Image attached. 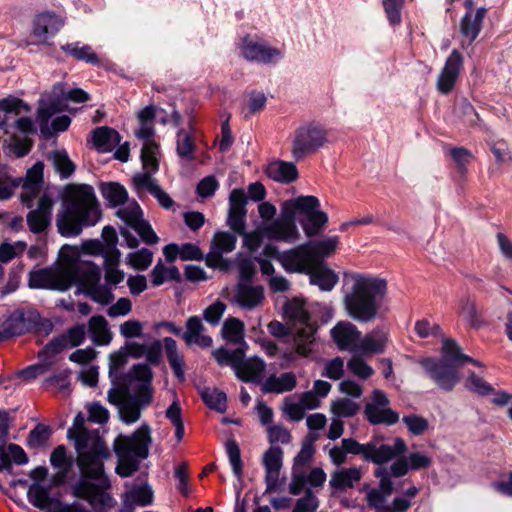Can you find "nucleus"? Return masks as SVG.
Wrapping results in <instances>:
<instances>
[{
	"mask_svg": "<svg viewBox=\"0 0 512 512\" xmlns=\"http://www.w3.org/2000/svg\"><path fill=\"white\" fill-rule=\"evenodd\" d=\"M80 447L76 449V463L81 477L74 484L72 494L88 502L93 509L106 512L116 504L108 492L111 483L104 471V460L110 457L109 450L102 438H94Z\"/></svg>",
	"mask_w": 512,
	"mask_h": 512,
	"instance_id": "obj_1",
	"label": "nucleus"
},
{
	"mask_svg": "<svg viewBox=\"0 0 512 512\" xmlns=\"http://www.w3.org/2000/svg\"><path fill=\"white\" fill-rule=\"evenodd\" d=\"M300 216V226L306 237L320 235L329 223L328 214L321 210L320 200L313 195H300L284 200L280 204V215L267 227L266 232L284 243H296L301 239V232L296 223Z\"/></svg>",
	"mask_w": 512,
	"mask_h": 512,
	"instance_id": "obj_2",
	"label": "nucleus"
},
{
	"mask_svg": "<svg viewBox=\"0 0 512 512\" xmlns=\"http://www.w3.org/2000/svg\"><path fill=\"white\" fill-rule=\"evenodd\" d=\"M388 294L387 279L364 272L343 274L341 304L346 316L358 323L374 321Z\"/></svg>",
	"mask_w": 512,
	"mask_h": 512,
	"instance_id": "obj_3",
	"label": "nucleus"
},
{
	"mask_svg": "<svg viewBox=\"0 0 512 512\" xmlns=\"http://www.w3.org/2000/svg\"><path fill=\"white\" fill-rule=\"evenodd\" d=\"M101 218V212L89 185H68L62 198L61 209L56 216L58 232L64 237L78 236L84 226H93Z\"/></svg>",
	"mask_w": 512,
	"mask_h": 512,
	"instance_id": "obj_4",
	"label": "nucleus"
},
{
	"mask_svg": "<svg viewBox=\"0 0 512 512\" xmlns=\"http://www.w3.org/2000/svg\"><path fill=\"white\" fill-rule=\"evenodd\" d=\"M441 359L423 358L419 361L426 374L442 390L451 391L459 382L458 369L467 362L480 363L463 354L459 345L452 339L444 338Z\"/></svg>",
	"mask_w": 512,
	"mask_h": 512,
	"instance_id": "obj_5",
	"label": "nucleus"
},
{
	"mask_svg": "<svg viewBox=\"0 0 512 512\" xmlns=\"http://www.w3.org/2000/svg\"><path fill=\"white\" fill-rule=\"evenodd\" d=\"M75 247L64 245L59 253L58 262L50 267L31 271L29 286L35 289L66 291L73 285V263L69 260V252Z\"/></svg>",
	"mask_w": 512,
	"mask_h": 512,
	"instance_id": "obj_6",
	"label": "nucleus"
},
{
	"mask_svg": "<svg viewBox=\"0 0 512 512\" xmlns=\"http://www.w3.org/2000/svg\"><path fill=\"white\" fill-rule=\"evenodd\" d=\"M212 355L220 366H231L236 377L241 381L256 384L263 383L266 363L262 358L258 356L246 358L243 348L231 351L225 348H218L212 351Z\"/></svg>",
	"mask_w": 512,
	"mask_h": 512,
	"instance_id": "obj_7",
	"label": "nucleus"
},
{
	"mask_svg": "<svg viewBox=\"0 0 512 512\" xmlns=\"http://www.w3.org/2000/svg\"><path fill=\"white\" fill-rule=\"evenodd\" d=\"M68 100L83 103L89 100V94L79 88L65 92L64 86L59 83L54 85L50 92L42 95L37 111L42 131L47 128L48 121L54 114L67 109Z\"/></svg>",
	"mask_w": 512,
	"mask_h": 512,
	"instance_id": "obj_8",
	"label": "nucleus"
},
{
	"mask_svg": "<svg viewBox=\"0 0 512 512\" xmlns=\"http://www.w3.org/2000/svg\"><path fill=\"white\" fill-rule=\"evenodd\" d=\"M328 143L326 128L316 122H307L296 128L292 142L291 155L296 161L315 154Z\"/></svg>",
	"mask_w": 512,
	"mask_h": 512,
	"instance_id": "obj_9",
	"label": "nucleus"
},
{
	"mask_svg": "<svg viewBox=\"0 0 512 512\" xmlns=\"http://www.w3.org/2000/svg\"><path fill=\"white\" fill-rule=\"evenodd\" d=\"M151 443V429L147 424H143L131 436H117L113 448L116 455L142 460L147 458Z\"/></svg>",
	"mask_w": 512,
	"mask_h": 512,
	"instance_id": "obj_10",
	"label": "nucleus"
},
{
	"mask_svg": "<svg viewBox=\"0 0 512 512\" xmlns=\"http://www.w3.org/2000/svg\"><path fill=\"white\" fill-rule=\"evenodd\" d=\"M279 263L289 273H305L317 264L315 255L311 251L308 243L296 246L292 249L282 252L279 257Z\"/></svg>",
	"mask_w": 512,
	"mask_h": 512,
	"instance_id": "obj_11",
	"label": "nucleus"
},
{
	"mask_svg": "<svg viewBox=\"0 0 512 512\" xmlns=\"http://www.w3.org/2000/svg\"><path fill=\"white\" fill-rule=\"evenodd\" d=\"M464 7L466 12L459 24L463 47L466 43L471 45L478 37L487 12L485 7H476L473 0H465Z\"/></svg>",
	"mask_w": 512,
	"mask_h": 512,
	"instance_id": "obj_12",
	"label": "nucleus"
},
{
	"mask_svg": "<svg viewBox=\"0 0 512 512\" xmlns=\"http://www.w3.org/2000/svg\"><path fill=\"white\" fill-rule=\"evenodd\" d=\"M390 401L388 396L379 389L373 390L371 393V402L365 406V415L372 424H388L392 425L399 421V415L388 407Z\"/></svg>",
	"mask_w": 512,
	"mask_h": 512,
	"instance_id": "obj_13",
	"label": "nucleus"
},
{
	"mask_svg": "<svg viewBox=\"0 0 512 512\" xmlns=\"http://www.w3.org/2000/svg\"><path fill=\"white\" fill-rule=\"evenodd\" d=\"M262 463L265 469V492L281 491L284 485V481L280 478V471L283 466V450L280 447L271 446L263 454Z\"/></svg>",
	"mask_w": 512,
	"mask_h": 512,
	"instance_id": "obj_14",
	"label": "nucleus"
},
{
	"mask_svg": "<svg viewBox=\"0 0 512 512\" xmlns=\"http://www.w3.org/2000/svg\"><path fill=\"white\" fill-rule=\"evenodd\" d=\"M116 215L137 231L142 240L147 244H156L158 242L157 235L143 219L142 210L137 202H130L127 206L119 209Z\"/></svg>",
	"mask_w": 512,
	"mask_h": 512,
	"instance_id": "obj_15",
	"label": "nucleus"
},
{
	"mask_svg": "<svg viewBox=\"0 0 512 512\" xmlns=\"http://www.w3.org/2000/svg\"><path fill=\"white\" fill-rule=\"evenodd\" d=\"M64 25V20L53 12L35 15L31 23V34L40 44H50Z\"/></svg>",
	"mask_w": 512,
	"mask_h": 512,
	"instance_id": "obj_16",
	"label": "nucleus"
},
{
	"mask_svg": "<svg viewBox=\"0 0 512 512\" xmlns=\"http://www.w3.org/2000/svg\"><path fill=\"white\" fill-rule=\"evenodd\" d=\"M462 67L463 56L458 50L454 49L437 78L436 87L441 94H448L454 89Z\"/></svg>",
	"mask_w": 512,
	"mask_h": 512,
	"instance_id": "obj_17",
	"label": "nucleus"
},
{
	"mask_svg": "<svg viewBox=\"0 0 512 512\" xmlns=\"http://www.w3.org/2000/svg\"><path fill=\"white\" fill-rule=\"evenodd\" d=\"M406 450V443L401 438H396L393 445L370 442L367 443V450L364 459L381 465L387 463L398 455L404 454Z\"/></svg>",
	"mask_w": 512,
	"mask_h": 512,
	"instance_id": "obj_18",
	"label": "nucleus"
},
{
	"mask_svg": "<svg viewBox=\"0 0 512 512\" xmlns=\"http://www.w3.org/2000/svg\"><path fill=\"white\" fill-rule=\"evenodd\" d=\"M329 333L339 350L354 349L361 339V331L348 320L338 321Z\"/></svg>",
	"mask_w": 512,
	"mask_h": 512,
	"instance_id": "obj_19",
	"label": "nucleus"
},
{
	"mask_svg": "<svg viewBox=\"0 0 512 512\" xmlns=\"http://www.w3.org/2000/svg\"><path fill=\"white\" fill-rule=\"evenodd\" d=\"M31 107L22 99L8 95L0 99V129L9 134L13 128L14 116L29 113Z\"/></svg>",
	"mask_w": 512,
	"mask_h": 512,
	"instance_id": "obj_20",
	"label": "nucleus"
},
{
	"mask_svg": "<svg viewBox=\"0 0 512 512\" xmlns=\"http://www.w3.org/2000/svg\"><path fill=\"white\" fill-rule=\"evenodd\" d=\"M44 164L36 162L28 169L24 179H18L19 185H22L23 191L20 199L28 208L31 207L33 199L40 193L43 185Z\"/></svg>",
	"mask_w": 512,
	"mask_h": 512,
	"instance_id": "obj_21",
	"label": "nucleus"
},
{
	"mask_svg": "<svg viewBox=\"0 0 512 512\" xmlns=\"http://www.w3.org/2000/svg\"><path fill=\"white\" fill-rule=\"evenodd\" d=\"M44 164L36 162L28 169L24 179H18L19 185H22L23 191L20 199L28 208L31 207L33 199L40 193L43 185Z\"/></svg>",
	"mask_w": 512,
	"mask_h": 512,
	"instance_id": "obj_22",
	"label": "nucleus"
},
{
	"mask_svg": "<svg viewBox=\"0 0 512 512\" xmlns=\"http://www.w3.org/2000/svg\"><path fill=\"white\" fill-rule=\"evenodd\" d=\"M69 260L73 263V283L77 282L83 287L84 292L95 286L100 281V270L93 263H79L78 250L75 247V252H69Z\"/></svg>",
	"mask_w": 512,
	"mask_h": 512,
	"instance_id": "obj_23",
	"label": "nucleus"
},
{
	"mask_svg": "<svg viewBox=\"0 0 512 512\" xmlns=\"http://www.w3.org/2000/svg\"><path fill=\"white\" fill-rule=\"evenodd\" d=\"M54 202L48 194H42L37 208L31 210L26 217L27 225L32 233H41L47 229L51 220Z\"/></svg>",
	"mask_w": 512,
	"mask_h": 512,
	"instance_id": "obj_24",
	"label": "nucleus"
},
{
	"mask_svg": "<svg viewBox=\"0 0 512 512\" xmlns=\"http://www.w3.org/2000/svg\"><path fill=\"white\" fill-rule=\"evenodd\" d=\"M374 474L379 478V486L378 488L367 490L366 500L370 507L381 509L384 508L387 498L393 492V482L390 478L389 471L385 467L377 468Z\"/></svg>",
	"mask_w": 512,
	"mask_h": 512,
	"instance_id": "obj_25",
	"label": "nucleus"
},
{
	"mask_svg": "<svg viewBox=\"0 0 512 512\" xmlns=\"http://www.w3.org/2000/svg\"><path fill=\"white\" fill-rule=\"evenodd\" d=\"M318 327L315 323L290 327V334L297 355L308 357L313 352Z\"/></svg>",
	"mask_w": 512,
	"mask_h": 512,
	"instance_id": "obj_26",
	"label": "nucleus"
},
{
	"mask_svg": "<svg viewBox=\"0 0 512 512\" xmlns=\"http://www.w3.org/2000/svg\"><path fill=\"white\" fill-rule=\"evenodd\" d=\"M389 342V331L382 326L374 327L359 341L358 349L365 354H381Z\"/></svg>",
	"mask_w": 512,
	"mask_h": 512,
	"instance_id": "obj_27",
	"label": "nucleus"
},
{
	"mask_svg": "<svg viewBox=\"0 0 512 512\" xmlns=\"http://www.w3.org/2000/svg\"><path fill=\"white\" fill-rule=\"evenodd\" d=\"M360 467L342 468L334 471L329 480V485L334 492H343L354 487L362 478Z\"/></svg>",
	"mask_w": 512,
	"mask_h": 512,
	"instance_id": "obj_28",
	"label": "nucleus"
},
{
	"mask_svg": "<svg viewBox=\"0 0 512 512\" xmlns=\"http://www.w3.org/2000/svg\"><path fill=\"white\" fill-rule=\"evenodd\" d=\"M205 327L200 317L191 316L186 321V331L182 338L187 345L196 344L201 348H208L212 345V338L204 333Z\"/></svg>",
	"mask_w": 512,
	"mask_h": 512,
	"instance_id": "obj_29",
	"label": "nucleus"
},
{
	"mask_svg": "<svg viewBox=\"0 0 512 512\" xmlns=\"http://www.w3.org/2000/svg\"><path fill=\"white\" fill-rule=\"evenodd\" d=\"M153 501V491L148 485L133 486L123 496L120 512H133L135 505L147 506Z\"/></svg>",
	"mask_w": 512,
	"mask_h": 512,
	"instance_id": "obj_30",
	"label": "nucleus"
},
{
	"mask_svg": "<svg viewBox=\"0 0 512 512\" xmlns=\"http://www.w3.org/2000/svg\"><path fill=\"white\" fill-rule=\"evenodd\" d=\"M310 283L316 285L320 290L329 292L338 283V274L323 263H317L308 273Z\"/></svg>",
	"mask_w": 512,
	"mask_h": 512,
	"instance_id": "obj_31",
	"label": "nucleus"
},
{
	"mask_svg": "<svg viewBox=\"0 0 512 512\" xmlns=\"http://www.w3.org/2000/svg\"><path fill=\"white\" fill-rule=\"evenodd\" d=\"M242 53L248 60H256L264 63H268L281 55L279 50L268 47L262 43L248 40L247 38L243 41Z\"/></svg>",
	"mask_w": 512,
	"mask_h": 512,
	"instance_id": "obj_32",
	"label": "nucleus"
},
{
	"mask_svg": "<svg viewBox=\"0 0 512 512\" xmlns=\"http://www.w3.org/2000/svg\"><path fill=\"white\" fill-rule=\"evenodd\" d=\"M265 171L272 180L285 184L296 181L299 176L294 163L281 160L269 163Z\"/></svg>",
	"mask_w": 512,
	"mask_h": 512,
	"instance_id": "obj_33",
	"label": "nucleus"
},
{
	"mask_svg": "<svg viewBox=\"0 0 512 512\" xmlns=\"http://www.w3.org/2000/svg\"><path fill=\"white\" fill-rule=\"evenodd\" d=\"M284 316L290 322V327L313 323L306 302L301 298H293L286 302Z\"/></svg>",
	"mask_w": 512,
	"mask_h": 512,
	"instance_id": "obj_34",
	"label": "nucleus"
},
{
	"mask_svg": "<svg viewBox=\"0 0 512 512\" xmlns=\"http://www.w3.org/2000/svg\"><path fill=\"white\" fill-rule=\"evenodd\" d=\"M296 376L292 372L282 373L280 376L271 375L261 385L265 393H283L296 387Z\"/></svg>",
	"mask_w": 512,
	"mask_h": 512,
	"instance_id": "obj_35",
	"label": "nucleus"
},
{
	"mask_svg": "<svg viewBox=\"0 0 512 512\" xmlns=\"http://www.w3.org/2000/svg\"><path fill=\"white\" fill-rule=\"evenodd\" d=\"M235 299L240 307L254 309L262 304L264 290L261 286H240L237 289Z\"/></svg>",
	"mask_w": 512,
	"mask_h": 512,
	"instance_id": "obj_36",
	"label": "nucleus"
},
{
	"mask_svg": "<svg viewBox=\"0 0 512 512\" xmlns=\"http://www.w3.org/2000/svg\"><path fill=\"white\" fill-rule=\"evenodd\" d=\"M67 437L75 442V449L81 448V444L92 442L94 438H101L97 433L86 430L85 418L81 413L74 418L72 427L67 431Z\"/></svg>",
	"mask_w": 512,
	"mask_h": 512,
	"instance_id": "obj_37",
	"label": "nucleus"
},
{
	"mask_svg": "<svg viewBox=\"0 0 512 512\" xmlns=\"http://www.w3.org/2000/svg\"><path fill=\"white\" fill-rule=\"evenodd\" d=\"M93 144L100 152H109L120 142L119 133L108 127H99L93 133Z\"/></svg>",
	"mask_w": 512,
	"mask_h": 512,
	"instance_id": "obj_38",
	"label": "nucleus"
},
{
	"mask_svg": "<svg viewBox=\"0 0 512 512\" xmlns=\"http://www.w3.org/2000/svg\"><path fill=\"white\" fill-rule=\"evenodd\" d=\"M311 251L315 255L316 263H322V260L333 256L340 244V238L337 235L322 238L320 240L308 243Z\"/></svg>",
	"mask_w": 512,
	"mask_h": 512,
	"instance_id": "obj_39",
	"label": "nucleus"
},
{
	"mask_svg": "<svg viewBox=\"0 0 512 512\" xmlns=\"http://www.w3.org/2000/svg\"><path fill=\"white\" fill-rule=\"evenodd\" d=\"M458 313L473 328H479L484 325L482 315L476 302L470 296H463L459 300Z\"/></svg>",
	"mask_w": 512,
	"mask_h": 512,
	"instance_id": "obj_40",
	"label": "nucleus"
},
{
	"mask_svg": "<svg viewBox=\"0 0 512 512\" xmlns=\"http://www.w3.org/2000/svg\"><path fill=\"white\" fill-rule=\"evenodd\" d=\"M164 348L167 359L175 376L181 381H185L184 357L178 351L176 341L170 337L164 338Z\"/></svg>",
	"mask_w": 512,
	"mask_h": 512,
	"instance_id": "obj_41",
	"label": "nucleus"
},
{
	"mask_svg": "<svg viewBox=\"0 0 512 512\" xmlns=\"http://www.w3.org/2000/svg\"><path fill=\"white\" fill-rule=\"evenodd\" d=\"M88 327L92 341L96 345H107L110 343L112 334L108 328V322L103 316H92L88 321Z\"/></svg>",
	"mask_w": 512,
	"mask_h": 512,
	"instance_id": "obj_42",
	"label": "nucleus"
},
{
	"mask_svg": "<svg viewBox=\"0 0 512 512\" xmlns=\"http://www.w3.org/2000/svg\"><path fill=\"white\" fill-rule=\"evenodd\" d=\"M272 224L273 222L262 223L258 230L251 232H245L244 230L243 233L240 234L243 237L244 247H246L250 252L256 251L260 248L264 237L269 240L282 242L280 239L269 236V233L266 232L267 227Z\"/></svg>",
	"mask_w": 512,
	"mask_h": 512,
	"instance_id": "obj_43",
	"label": "nucleus"
},
{
	"mask_svg": "<svg viewBox=\"0 0 512 512\" xmlns=\"http://www.w3.org/2000/svg\"><path fill=\"white\" fill-rule=\"evenodd\" d=\"M103 197L111 206H119L124 204L128 199L127 190L124 186L116 182L103 183L100 186Z\"/></svg>",
	"mask_w": 512,
	"mask_h": 512,
	"instance_id": "obj_44",
	"label": "nucleus"
},
{
	"mask_svg": "<svg viewBox=\"0 0 512 512\" xmlns=\"http://www.w3.org/2000/svg\"><path fill=\"white\" fill-rule=\"evenodd\" d=\"M360 410V405L350 398H337L330 404V413L337 418H349L355 416Z\"/></svg>",
	"mask_w": 512,
	"mask_h": 512,
	"instance_id": "obj_45",
	"label": "nucleus"
},
{
	"mask_svg": "<svg viewBox=\"0 0 512 512\" xmlns=\"http://www.w3.org/2000/svg\"><path fill=\"white\" fill-rule=\"evenodd\" d=\"M27 497L32 505L41 510L49 509L53 503L49 495V487H44L39 483H34L29 487Z\"/></svg>",
	"mask_w": 512,
	"mask_h": 512,
	"instance_id": "obj_46",
	"label": "nucleus"
},
{
	"mask_svg": "<svg viewBox=\"0 0 512 512\" xmlns=\"http://www.w3.org/2000/svg\"><path fill=\"white\" fill-rule=\"evenodd\" d=\"M152 284L154 286H160L165 281L174 280L180 281L181 274L176 266L166 267L161 260L157 262L151 271Z\"/></svg>",
	"mask_w": 512,
	"mask_h": 512,
	"instance_id": "obj_47",
	"label": "nucleus"
},
{
	"mask_svg": "<svg viewBox=\"0 0 512 512\" xmlns=\"http://www.w3.org/2000/svg\"><path fill=\"white\" fill-rule=\"evenodd\" d=\"M245 325L237 318H228L222 327V336L233 344H239L244 340Z\"/></svg>",
	"mask_w": 512,
	"mask_h": 512,
	"instance_id": "obj_48",
	"label": "nucleus"
},
{
	"mask_svg": "<svg viewBox=\"0 0 512 512\" xmlns=\"http://www.w3.org/2000/svg\"><path fill=\"white\" fill-rule=\"evenodd\" d=\"M120 256V252H114V255L104 257V277L109 284L116 285L124 280L125 273L118 269Z\"/></svg>",
	"mask_w": 512,
	"mask_h": 512,
	"instance_id": "obj_49",
	"label": "nucleus"
},
{
	"mask_svg": "<svg viewBox=\"0 0 512 512\" xmlns=\"http://www.w3.org/2000/svg\"><path fill=\"white\" fill-rule=\"evenodd\" d=\"M195 141L190 132L180 130L177 133V146L176 151L179 157L186 161L194 159Z\"/></svg>",
	"mask_w": 512,
	"mask_h": 512,
	"instance_id": "obj_50",
	"label": "nucleus"
},
{
	"mask_svg": "<svg viewBox=\"0 0 512 512\" xmlns=\"http://www.w3.org/2000/svg\"><path fill=\"white\" fill-rule=\"evenodd\" d=\"M153 261V253L147 249L142 248L127 255V263L135 270H146Z\"/></svg>",
	"mask_w": 512,
	"mask_h": 512,
	"instance_id": "obj_51",
	"label": "nucleus"
},
{
	"mask_svg": "<svg viewBox=\"0 0 512 512\" xmlns=\"http://www.w3.org/2000/svg\"><path fill=\"white\" fill-rule=\"evenodd\" d=\"M347 368L354 376L366 380L374 374V369L362 356L353 355L347 362Z\"/></svg>",
	"mask_w": 512,
	"mask_h": 512,
	"instance_id": "obj_52",
	"label": "nucleus"
},
{
	"mask_svg": "<svg viewBox=\"0 0 512 512\" xmlns=\"http://www.w3.org/2000/svg\"><path fill=\"white\" fill-rule=\"evenodd\" d=\"M50 158L56 171L63 178L69 177L74 172L75 166L65 151H54L50 154Z\"/></svg>",
	"mask_w": 512,
	"mask_h": 512,
	"instance_id": "obj_53",
	"label": "nucleus"
},
{
	"mask_svg": "<svg viewBox=\"0 0 512 512\" xmlns=\"http://www.w3.org/2000/svg\"><path fill=\"white\" fill-rule=\"evenodd\" d=\"M237 238L228 232H216L211 241V249L220 253H228L235 249Z\"/></svg>",
	"mask_w": 512,
	"mask_h": 512,
	"instance_id": "obj_54",
	"label": "nucleus"
},
{
	"mask_svg": "<svg viewBox=\"0 0 512 512\" xmlns=\"http://www.w3.org/2000/svg\"><path fill=\"white\" fill-rule=\"evenodd\" d=\"M141 408L138 403L132 399H128L118 409L120 420L128 425L137 422L141 417Z\"/></svg>",
	"mask_w": 512,
	"mask_h": 512,
	"instance_id": "obj_55",
	"label": "nucleus"
},
{
	"mask_svg": "<svg viewBox=\"0 0 512 512\" xmlns=\"http://www.w3.org/2000/svg\"><path fill=\"white\" fill-rule=\"evenodd\" d=\"M158 145L156 143L143 144L141 160L143 170L156 172L158 170Z\"/></svg>",
	"mask_w": 512,
	"mask_h": 512,
	"instance_id": "obj_56",
	"label": "nucleus"
},
{
	"mask_svg": "<svg viewBox=\"0 0 512 512\" xmlns=\"http://www.w3.org/2000/svg\"><path fill=\"white\" fill-rule=\"evenodd\" d=\"M62 50L78 60L86 61L91 64L98 63V57L93 52L92 48L88 45H84L82 47H78L74 44H66L62 46Z\"/></svg>",
	"mask_w": 512,
	"mask_h": 512,
	"instance_id": "obj_57",
	"label": "nucleus"
},
{
	"mask_svg": "<svg viewBox=\"0 0 512 512\" xmlns=\"http://www.w3.org/2000/svg\"><path fill=\"white\" fill-rule=\"evenodd\" d=\"M465 387L478 395L488 396L494 392V388L482 377L470 372L465 380Z\"/></svg>",
	"mask_w": 512,
	"mask_h": 512,
	"instance_id": "obj_58",
	"label": "nucleus"
},
{
	"mask_svg": "<svg viewBox=\"0 0 512 512\" xmlns=\"http://www.w3.org/2000/svg\"><path fill=\"white\" fill-rule=\"evenodd\" d=\"M151 171H145L136 173L133 176L132 184L135 190L138 193H142L144 191H148L149 193H152L154 191V188H157L159 184L157 181L153 178Z\"/></svg>",
	"mask_w": 512,
	"mask_h": 512,
	"instance_id": "obj_59",
	"label": "nucleus"
},
{
	"mask_svg": "<svg viewBox=\"0 0 512 512\" xmlns=\"http://www.w3.org/2000/svg\"><path fill=\"white\" fill-rule=\"evenodd\" d=\"M204 402L212 409L223 412L226 409V394L217 389H205L201 393Z\"/></svg>",
	"mask_w": 512,
	"mask_h": 512,
	"instance_id": "obj_60",
	"label": "nucleus"
},
{
	"mask_svg": "<svg viewBox=\"0 0 512 512\" xmlns=\"http://www.w3.org/2000/svg\"><path fill=\"white\" fill-rule=\"evenodd\" d=\"M50 463L54 468L62 470V473L57 476L60 477V481L66 477L69 470V461L66 456V448L63 445L56 447L50 456Z\"/></svg>",
	"mask_w": 512,
	"mask_h": 512,
	"instance_id": "obj_61",
	"label": "nucleus"
},
{
	"mask_svg": "<svg viewBox=\"0 0 512 512\" xmlns=\"http://www.w3.org/2000/svg\"><path fill=\"white\" fill-rule=\"evenodd\" d=\"M49 427L38 424L30 433L27 443L32 448H39L44 446L50 437Z\"/></svg>",
	"mask_w": 512,
	"mask_h": 512,
	"instance_id": "obj_62",
	"label": "nucleus"
},
{
	"mask_svg": "<svg viewBox=\"0 0 512 512\" xmlns=\"http://www.w3.org/2000/svg\"><path fill=\"white\" fill-rule=\"evenodd\" d=\"M26 247L27 245L23 241H18L14 244L2 243L0 245V262H9L13 258L21 255L25 251Z\"/></svg>",
	"mask_w": 512,
	"mask_h": 512,
	"instance_id": "obj_63",
	"label": "nucleus"
},
{
	"mask_svg": "<svg viewBox=\"0 0 512 512\" xmlns=\"http://www.w3.org/2000/svg\"><path fill=\"white\" fill-rule=\"evenodd\" d=\"M403 423L413 435H422L429 428L428 420L419 415H408L403 417Z\"/></svg>",
	"mask_w": 512,
	"mask_h": 512,
	"instance_id": "obj_64",
	"label": "nucleus"
}]
</instances>
